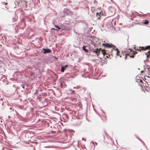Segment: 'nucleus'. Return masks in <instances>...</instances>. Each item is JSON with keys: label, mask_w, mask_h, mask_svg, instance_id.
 Masks as SVG:
<instances>
[{"label": "nucleus", "mask_w": 150, "mask_h": 150, "mask_svg": "<svg viewBox=\"0 0 150 150\" xmlns=\"http://www.w3.org/2000/svg\"><path fill=\"white\" fill-rule=\"evenodd\" d=\"M106 50H102L101 48L94 49L93 50V52L95 53L98 57H99L100 54H102L104 57L105 58H108L110 56L109 54L106 52Z\"/></svg>", "instance_id": "1"}, {"label": "nucleus", "mask_w": 150, "mask_h": 150, "mask_svg": "<svg viewBox=\"0 0 150 150\" xmlns=\"http://www.w3.org/2000/svg\"><path fill=\"white\" fill-rule=\"evenodd\" d=\"M102 46L104 47L105 48H110L111 52H115L116 55L118 56H119V51L116 47L112 44H109L108 43H102Z\"/></svg>", "instance_id": "2"}, {"label": "nucleus", "mask_w": 150, "mask_h": 150, "mask_svg": "<svg viewBox=\"0 0 150 150\" xmlns=\"http://www.w3.org/2000/svg\"><path fill=\"white\" fill-rule=\"evenodd\" d=\"M135 52L130 49L128 50L125 53V55H128L130 57L134 58L133 55L135 54Z\"/></svg>", "instance_id": "3"}, {"label": "nucleus", "mask_w": 150, "mask_h": 150, "mask_svg": "<svg viewBox=\"0 0 150 150\" xmlns=\"http://www.w3.org/2000/svg\"><path fill=\"white\" fill-rule=\"evenodd\" d=\"M149 48H150V46H146V47H140L138 48H135V50L137 51H141L143 50H146L148 49Z\"/></svg>", "instance_id": "4"}, {"label": "nucleus", "mask_w": 150, "mask_h": 150, "mask_svg": "<svg viewBox=\"0 0 150 150\" xmlns=\"http://www.w3.org/2000/svg\"><path fill=\"white\" fill-rule=\"evenodd\" d=\"M68 66L67 65H65L64 66H62V67L61 71L62 72H64V70L67 68Z\"/></svg>", "instance_id": "5"}, {"label": "nucleus", "mask_w": 150, "mask_h": 150, "mask_svg": "<svg viewBox=\"0 0 150 150\" xmlns=\"http://www.w3.org/2000/svg\"><path fill=\"white\" fill-rule=\"evenodd\" d=\"M43 50H44V53L45 54L47 53H50L51 52V50L49 49H43Z\"/></svg>", "instance_id": "6"}, {"label": "nucleus", "mask_w": 150, "mask_h": 150, "mask_svg": "<svg viewBox=\"0 0 150 150\" xmlns=\"http://www.w3.org/2000/svg\"><path fill=\"white\" fill-rule=\"evenodd\" d=\"M143 23L145 25H148L149 23V22L147 20H145L143 21L141 23Z\"/></svg>", "instance_id": "7"}, {"label": "nucleus", "mask_w": 150, "mask_h": 150, "mask_svg": "<svg viewBox=\"0 0 150 150\" xmlns=\"http://www.w3.org/2000/svg\"><path fill=\"white\" fill-rule=\"evenodd\" d=\"M129 4H130V2H129V0H125V4L127 6H128L129 5Z\"/></svg>", "instance_id": "8"}, {"label": "nucleus", "mask_w": 150, "mask_h": 150, "mask_svg": "<svg viewBox=\"0 0 150 150\" xmlns=\"http://www.w3.org/2000/svg\"><path fill=\"white\" fill-rule=\"evenodd\" d=\"M96 16L98 18L97 19H100V18L101 17V13H97V15Z\"/></svg>", "instance_id": "9"}, {"label": "nucleus", "mask_w": 150, "mask_h": 150, "mask_svg": "<svg viewBox=\"0 0 150 150\" xmlns=\"http://www.w3.org/2000/svg\"><path fill=\"white\" fill-rule=\"evenodd\" d=\"M146 55L147 57L148 58H150V51L147 52L146 53Z\"/></svg>", "instance_id": "10"}, {"label": "nucleus", "mask_w": 150, "mask_h": 150, "mask_svg": "<svg viewBox=\"0 0 150 150\" xmlns=\"http://www.w3.org/2000/svg\"><path fill=\"white\" fill-rule=\"evenodd\" d=\"M83 49L86 52H88V50L86 49V47L85 46H83Z\"/></svg>", "instance_id": "11"}, {"label": "nucleus", "mask_w": 150, "mask_h": 150, "mask_svg": "<svg viewBox=\"0 0 150 150\" xmlns=\"http://www.w3.org/2000/svg\"><path fill=\"white\" fill-rule=\"evenodd\" d=\"M144 86H146V87H148L149 88H150V87L149 86V85L147 83L146 85V82L145 83V85Z\"/></svg>", "instance_id": "12"}, {"label": "nucleus", "mask_w": 150, "mask_h": 150, "mask_svg": "<svg viewBox=\"0 0 150 150\" xmlns=\"http://www.w3.org/2000/svg\"><path fill=\"white\" fill-rule=\"evenodd\" d=\"M55 27L56 28H58V29H61L59 27H58V26H57V25H55Z\"/></svg>", "instance_id": "13"}, {"label": "nucleus", "mask_w": 150, "mask_h": 150, "mask_svg": "<svg viewBox=\"0 0 150 150\" xmlns=\"http://www.w3.org/2000/svg\"><path fill=\"white\" fill-rule=\"evenodd\" d=\"M2 3H3V4H5V5H7L8 4V3H5V2H2Z\"/></svg>", "instance_id": "14"}, {"label": "nucleus", "mask_w": 150, "mask_h": 150, "mask_svg": "<svg viewBox=\"0 0 150 150\" xmlns=\"http://www.w3.org/2000/svg\"><path fill=\"white\" fill-rule=\"evenodd\" d=\"M146 76V77H147L150 78V75H149L147 76Z\"/></svg>", "instance_id": "15"}, {"label": "nucleus", "mask_w": 150, "mask_h": 150, "mask_svg": "<svg viewBox=\"0 0 150 150\" xmlns=\"http://www.w3.org/2000/svg\"><path fill=\"white\" fill-rule=\"evenodd\" d=\"M141 86H144V85H141Z\"/></svg>", "instance_id": "16"}, {"label": "nucleus", "mask_w": 150, "mask_h": 150, "mask_svg": "<svg viewBox=\"0 0 150 150\" xmlns=\"http://www.w3.org/2000/svg\"><path fill=\"white\" fill-rule=\"evenodd\" d=\"M53 29H55V28H52L51 30H53Z\"/></svg>", "instance_id": "17"}, {"label": "nucleus", "mask_w": 150, "mask_h": 150, "mask_svg": "<svg viewBox=\"0 0 150 150\" xmlns=\"http://www.w3.org/2000/svg\"><path fill=\"white\" fill-rule=\"evenodd\" d=\"M127 57V56H126L125 57V59H126Z\"/></svg>", "instance_id": "18"}, {"label": "nucleus", "mask_w": 150, "mask_h": 150, "mask_svg": "<svg viewBox=\"0 0 150 150\" xmlns=\"http://www.w3.org/2000/svg\"><path fill=\"white\" fill-rule=\"evenodd\" d=\"M140 81L141 82H142V80H140Z\"/></svg>", "instance_id": "19"}, {"label": "nucleus", "mask_w": 150, "mask_h": 150, "mask_svg": "<svg viewBox=\"0 0 150 150\" xmlns=\"http://www.w3.org/2000/svg\"><path fill=\"white\" fill-rule=\"evenodd\" d=\"M150 49V48H149L148 49Z\"/></svg>", "instance_id": "20"}]
</instances>
